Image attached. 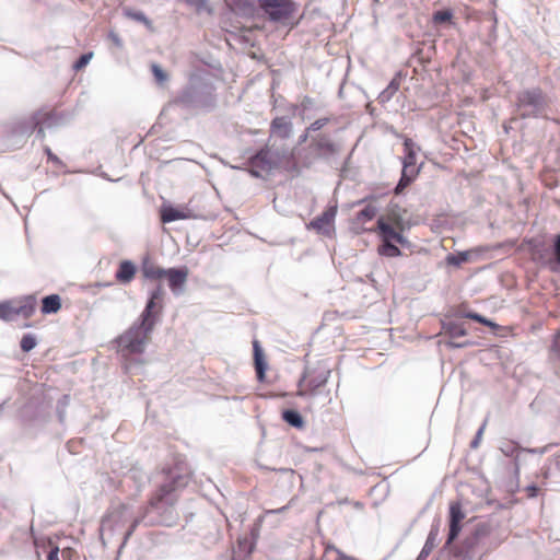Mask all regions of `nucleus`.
Segmentation results:
<instances>
[{"label":"nucleus","mask_w":560,"mask_h":560,"mask_svg":"<svg viewBox=\"0 0 560 560\" xmlns=\"http://www.w3.org/2000/svg\"><path fill=\"white\" fill-rule=\"evenodd\" d=\"M165 270L153 262H144L142 266V273L145 278L151 280H159L164 278Z\"/></svg>","instance_id":"b1692460"},{"label":"nucleus","mask_w":560,"mask_h":560,"mask_svg":"<svg viewBox=\"0 0 560 560\" xmlns=\"http://www.w3.org/2000/svg\"><path fill=\"white\" fill-rule=\"evenodd\" d=\"M555 256H556L557 262L560 264V234L556 237V241H555Z\"/></svg>","instance_id":"4c0bfd02"},{"label":"nucleus","mask_w":560,"mask_h":560,"mask_svg":"<svg viewBox=\"0 0 560 560\" xmlns=\"http://www.w3.org/2000/svg\"><path fill=\"white\" fill-rule=\"evenodd\" d=\"M21 349L24 352H28L36 346V339L32 335H24L21 339Z\"/></svg>","instance_id":"7c9ffc66"},{"label":"nucleus","mask_w":560,"mask_h":560,"mask_svg":"<svg viewBox=\"0 0 560 560\" xmlns=\"http://www.w3.org/2000/svg\"><path fill=\"white\" fill-rule=\"evenodd\" d=\"M152 72L158 82H164L166 80L165 72L158 65L152 66Z\"/></svg>","instance_id":"f704fd0d"},{"label":"nucleus","mask_w":560,"mask_h":560,"mask_svg":"<svg viewBox=\"0 0 560 560\" xmlns=\"http://www.w3.org/2000/svg\"><path fill=\"white\" fill-rule=\"evenodd\" d=\"M550 352L557 360L560 361V329L553 336Z\"/></svg>","instance_id":"2f4dec72"},{"label":"nucleus","mask_w":560,"mask_h":560,"mask_svg":"<svg viewBox=\"0 0 560 560\" xmlns=\"http://www.w3.org/2000/svg\"><path fill=\"white\" fill-rule=\"evenodd\" d=\"M376 214L377 208L371 203L366 205L355 214L351 223V229L357 235L374 231V226L370 228L366 224L371 222L376 217Z\"/></svg>","instance_id":"6e6552de"},{"label":"nucleus","mask_w":560,"mask_h":560,"mask_svg":"<svg viewBox=\"0 0 560 560\" xmlns=\"http://www.w3.org/2000/svg\"><path fill=\"white\" fill-rule=\"evenodd\" d=\"M450 346L451 347H464L465 343H454V342H450Z\"/></svg>","instance_id":"79ce46f5"},{"label":"nucleus","mask_w":560,"mask_h":560,"mask_svg":"<svg viewBox=\"0 0 560 560\" xmlns=\"http://www.w3.org/2000/svg\"><path fill=\"white\" fill-rule=\"evenodd\" d=\"M93 54L92 52H89V54H84L82 55L77 61L73 65V68L75 71H80L82 70L91 60Z\"/></svg>","instance_id":"72a5a7b5"},{"label":"nucleus","mask_w":560,"mask_h":560,"mask_svg":"<svg viewBox=\"0 0 560 560\" xmlns=\"http://www.w3.org/2000/svg\"><path fill=\"white\" fill-rule=\"evenodd\" d=\"M137 273L136 265L130 260L120 261L115 278L119 283H130Z\"/></svg>","instance_id":"4468645a"},{"label":"nucleus","mask_w":560,"mask_h":560,"mask_svg":"<svg viewBox=\"0 0 560 560\" xmlns=\"http://www.w3.org/2000/svg\"><path fill=\"white\" fill-rule=\"evenodd\" d=\"M419 167L416 165H402L401 177L395 187V195H400L419 175Z\"/></svg>","instance_id":"ddd939ff"},{"label":"nucleus","mask_w":560,"mask_h":560,"mask_svg":"<svg viewBox=\"0 0 560 560\" xmlns=\"http://www.w3.org/2000/svg\"><path fill=\"white\" fill-rule=\"evenodd\" d=\"M164 278L167 279L168 287L174 293H178L185 285L188 278V268H170L165 270Z\"/></svg>","instance_id":"9b49d317"},{"label":"nucleus","mask_w":560,"mask_h":560,"mask_svg":"<svg viewBox=\"0 0 560 560\" xmlns=\"http://www.w3.org/2000/svg\"><path fill=\"white\" fill-rule=\"evenodd\" d=\"M188 214L184 210L176 209L172 206H163L161 209V221L170 223L176 220L187 219Z\"/></svg>","instance_id":"a211bd4d"},{"label":"nucleus","mask_w":560,"mask_h":560,"mask_svg":"<svg viewBox=\"0 0 560 560\" xmlns=\"http://www.w3.org/2000/svg\"><path fill=\"white\" fill-rule=\"evenodd\" d=\"M282 419L296 429H302L304 427L302 416L295 410H285L282 412Z\"/></svg>","instance_id":"a878e982"},{"label":"nucleus","mask_w":560,"mask_h":560,"mask_svg":"<svg viewBox=\"0 0 560 560\" xmlns=\"http://www.w3.org/2000/svg\"><path fill=\"white\" fill-rule=\"evenodd\" d=\"M393 242L394 241H381V244L377 246V254L390 258L400 256L401 250Z\"/></svg>","instance_id":"5701e85b"},{"label":"nucleus","mask_w":560,"mask_h":560,"mask_svg":"<svg viewBox=\"0 0 560 560\" xmlns=\"http://www.w3.org/2000/svg\"><path fill=\"white\" fill-rule=\"evenodd\" d=\"M230 9L240 15H252L254 13V5L247 0H226Z\"/></svg>","instance_id":"aec40b11"},{"label":"nucleus","mask_w":560,"mask_h":560,"mask_svg":"<svg viewBox=\"0 0 560 560\" xmlns=\"http://www.w3.org/2000/svg\"><path fill=\"white\" fill-rule=\"evenodd\" d=\"M465 518V513L459 502H452L450 504V532L447 544H451L462 530V522Z\"/></svg>","instance_id":"1a4fd4ad"},{"label":"nucleus","mask_w":560,"mask_h":560,"mask_svg":"<svg viewBox=\"0 0 560 560\" xmlns=\"http://www.w3.org/2000/svg\"><path fill=\"white\" fill-rule=\"evenodd\" d=\"M253 348H254V362H255V370H256L257 378L259 382H264L267 363L265 361L262 350L257 340H254Z\"/></svg>","instance_id":"2eb2a0df"},{"label":"nucleus","mask_w":560,"mask_h":560,"mask_svg":"<svg viewBox=\"0 0 560 560\" xmlns=\"http://www.w3.org/2000/svg\"><path fill=\"white\" fill-rule=\"evenodd\" d=\"M405 156L402 159V165H416L417 163V151L416 144L410 138L404 140Z\"/></svg>","instance_id":"4be33fe9"},{"label":"nucleus","mask_w":560,"mask_h":560,"mask_svg":"<svg viewBox=\"0 0 560 560\" xmlns=\"http://www.w3.org/2000/svg\"><path fill=\"white\" fill-rule=\"evenodd\" d=\"M125 15L131 20L143 23L147 27L151 28V21L140 11H133L130 9L125 10Z\"/></svg>","instance_id":"c85d7f7f"},{"label":"nucleus","mask_w":560,"mask_h":560,"mask_svg":"<svg viewBox=\"0 0 560 560\" xmlns=\"http://www.w3.org/2000/svg\"><path fill=\"white\" fill-rule=\"evenodd\" d=\"M453 18V14L451 11L448 10H443V11H436L434 14H433V21L435 23H444V22H450Z\"/></svg>","instance_id":"473e14b6"},{"label":"nucleus","mask_w":560,"mask_h":560,"mask_svg":"<svg viewBox=\"0 0 560 560\" xmlns=\"http://www.w3.org/2000/svg\"><path fill=\"white\" fill-rule=\"evenodd\" d=\"M438 541V529H431L428 535L427 541L421 550L420 557L429 556L435 548Z\"/></svg>","instance_id":"bb28decb"},{"label":"nucleus","mask_w":560,"mask_h":560,"mask_svg":"<svg viewBox=\"0 0 560 560\" xmlns=\"http://www.w3.org/2000/svg\"><path fill=\"white\" fill-rule=\"evenodd\" d=\"M57 121V115L54 110H38L32 118L33 130L37 131L40 139L45 138V126H52Z\"/></svg>","instance_id":"9d476101"},{"label":"nucleus","mask_w":560,"mask_h":560,"mask_svg":"<svg viewBox=\"0 0 560 560\" xmlns=\"http://www.w3.org/2000/svg\"><path fill=\"white\" fill-rule=\"evenodd\" d=\"M328 121H329L328 118H319V119L315 120L313 124H311L308 129L312 131H317V130L322 129L325 125H327Z\"/></svg>","instance_id":"c9c22d12"},{"label":"nucleus","mask_w":560,"mask_h":560,"mask_svg":"<svg viewBox=\"0 0 560 560\" xmlns=\"http://www.w3.org/2000/svg\"><path fill=\"white\" fill-rule=\"evenodd\" d=\"M545 97L540 89L526 90L517 96V107L522 110L521 116L536 117L544 106Z\"/></svg>","instance_id":"20e7f679"},{"label":"nucleus","mask_w":560,"mask_h":560,"mask_svg":"<svg viewBox=\"0 0 560 560\" xmlns=\"http://www.w3.org/2000/svg\"><path fill=\"white\" fill-rule=\"evenodd\" d=\"M279 126H280V118H273V120H272V127H273V128H277V127H279Z\"/></svg>","instance_id":"a19ab883"},{"label":"nucleus","mask_w":560,"mask_h":560,"mask_svg":"<svg viewBox=\"0 0 560 560\" xmlns=\"http://www.w3.org/2000/svg\"><path fill=\"white\" fill-rule=\"evenodd\" d=\"M164 298V291L161 285L151 293L150 299L147 303L144 311L141 314V322L149 327H154L155 318L162 311V302Z\"/></svg>","instance_id":"423d86ee"},{"label":"nucleus","mask_w":560,"mask_h":560,"mask_svg":"<svg viewBox=\"0 0 560 560\" xmlns=\"http://www.w3.org/2000/svg\"><path fill=\"white\" fill-rule=\"evenodd\" d=\"M301 16L298 4L291 0H282V27L289 26L292 28L299 23Z\"/></svg>","instance_id":"f8f14e48"},{"label":"nucleus","mask_w":560,"mask_h":560,"mask_svg":"<svg viewBox=\"0 0 560 560\" xmlns=\"http://www.w3.org/2000/svg\"><path fill=\"white\" fill-rule=\"evenodd\" d=\"M373 230L372 232L376 233L381 241H394L400 245L406 242L402 219L397 213L381 215Z\"/></svg>","instance_id":"7ed1b4c3"},{"label":"nucleus","mask_w":560,"mask_h":560,"mask_svg":"<svg viewBox=\"0 0 560 560\" xmlns=\"http://www.w3.org/2000/svg\"><path fill=\"white\" fill-rule=\"evenodd\" d=\"M78 552L71 548L66 547L59 550L58 547L50 550L48 553V560H78Z\"/></svg>","instance_id":"6ab92c4d"},{"label":"nucleus","mask_w":560,"mask_h":560,"mask_svg":"<svg viewBox=\"0 0 560 560\" xmlns=\"http://www.w3.org/2000/svg\"><path fill=\"white\" fill-rule=\"evenodd\" d=\"M250 164L254 168H259L260 171H269L271 168V159L269 151L261 150L258 152L252 160Z\"/></svg>","instance_id":"412c9836"},{"label":"nucleus","mask_w":560,"mask_h":560,"mask_svg":"<svg viewBox=\"0 0 560 560\" xmlns=\"http://www.w3.org/2000/svg\"><path fill=\"white\" fill-rule=\"evenodd\" d=\"M175 490V481L162 485L159 489L151 495L149 500V504L152 508H159V505L164 501V499L170 495Z\"/></svg>","instance_id":"f3484780"},{"label":"nucleus","mask_w":560,"mask_h":560,"mask_svg":"<svg viewBox=\"0 0 560 560\" xmlns=\"http://www.w3.org/2000/svg\"><path fill=\"white\" fill-rule=\"evenodd\" d=\"M537 490H538V489H537L536 487H528V488H527L528 495H529V497H535V495H536Z\"/></svg>","instance_id":"ea45409f"},{"label":"nucleus","mask_w":560,"mask_h":560,"mask_svg":"<svg viewBox=\"0 0 560 560\" xmlns=\"http://www.w3.org/2000/svg\"><path fill=\"white\" fill-rule=\"evenodd\" d=\"M37 308L35 295H25L16 300L0 302V319L10 322L16 317L28 319Z\"/></svg>","instance_id":"f03ea898"},{"label":"nucleus","mask_w":560,"mask_h":560,"mask_svg":"<svg viewBox=\"0 0 560 560\" xmlns=\"http://www.w3.org/2000/svg\"><path fill=\"white\" fill-rule=\"evenodd\" d=\"M153 328L143 324L132 325L117 339L118 352L126 360L137 354H142Z\"/></svg>","instance_id":"f257e3e1"},{"label":"nucleus","mask_w":560,"mask_h":560,"mask_svg":"<svg viewBox=\"0 0 560 560\" xmlns=\"http://www.w3.org/2000/svg\"><path fill=\"white\" fill-rule=\"evenodd\" d=\"M399 86H400L399 80L393 79L384 92L388 93L389 95H393L394 93H396L399 90Z\"/></svg>","instance_id":"e433bc0d"},{"label":"nucleus","mask_w":560,"mask_h":560,"mask_svg":"<svg viewBox=\"0 0 560 560\" xmlns=\"http://www.w3.org/2000/svg\"><path fill=\"white\" fill-rule=\"evenodd\" d=\"M45 153L47 154V158H48V160H49V161H51V162H54V163H60V161H59L58 156H56V155L51 152V150H50V148H49V147H46V148H45Z\"/></svg>","instance_id":"58836bf2"},{"label":"nucleus","mask_w":560,"mask_h":560,"mask_svg":"<svg viewBox=\"0 0 560 560\" xmlns=\"http://www.w3.org/2000/svg\"><path fill=\"white\" fill-rule=\"evenodd\" d=\"M445 332L451 338H456L465 336L467 334V330L463 324L450 323L445 326Z\"/></svg>","instance_id":"cd10ccee"},{"label":"nucleus","mask_w":560,"mask_h":560,"mask_svg":"<svg viewBox=\"0 0 560 560\" xmlns=\"http://www.w3.org/2000/svg\"><path fill=\"white\" fill-rule=\"evenodd\" d=\"M465 316H466L467 318H469V319H472V320H475V322H477V323H480V324H482V325H485V326H488V327H490L491 329H498V328H500V326H499L498 324L493 323L492 320H490V319H488V318L483 317L482 315H480V314H478V313H467Z\"/></svg>","instance_id":"c756f323"},{"label":"nucleus","mask_w":560,"mask_h":560,"mask_svg":"<svg viewBox=\"0 0 560 560\" xmlns=\"http://www.w3.org/2000/svg\"><path fill=\"white\" fill-rule=\"evenodd\" d=\"M330 370L326 364H318L315 368H307L301 381V389L304 393H312L324 386L329 377Z\"/></svg>","instance_id":"39448f33"},{"label":"nucleus","mask_w":560,"mask_h":560,"mask_svg":"<svg viewBox=\"0 0 560 560\" xmlns=\"http://www.w3.org/2000/svg\"><path fill=\"white\" fill-rule=\"evenodd\" d=\"M259 5L272 20L280 18V0H259Z\"/></svg>","instance_id":"393cba45"},{"label":"nucleus","mask_w":560,"mask_h":560,"mask_svg":"<svg viewBox=\"0 0 560 560\" xmlns=\"http://www.w3.org/2000/svg\"><path fill=\"white\" fill-rule=\"evenodd\" d=\"M61 310V298L50 294L42 300L40 312L43 315L56 314Z\"/></svg>","instance_id":"dca6fc26"},{"label":"nucleus","mask_w":560,"mask_h":560,"mask_svg":"<svg viewBox=\"0 0 560 560\" xmlns=\"http://www.w3.org/2000/svg\"><path fill=\"white\" fill-rule=\"evenodd\" d=\"M337 214V206L326 208L322 214L313 219L310 228L318 234L331 236L335 233V218Z\"/></svg>","instance_id":"0eeeda50"}]
</instances>
